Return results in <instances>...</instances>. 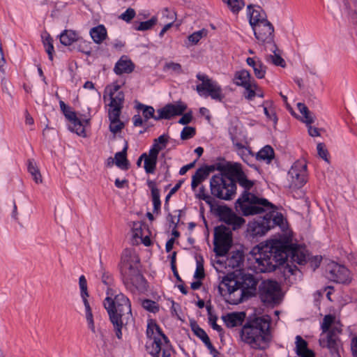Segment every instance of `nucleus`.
<instances>
[{
	"label": "nucleus",
	"mask_w": 357,
	"mask_h": 357,
	"mask_svg": "<svg viewBox=\"0 0 357 357\" xmlns=\"http://www.w3.org/2000/svg\"><path fill=\"white\" fill-rule=\"evenodd\" d=\"M139 259L132 249H125L121 257V272L126 280L137 289L144 287L145 282L139 270Z\"/></svg>",
	"instance_id": "obj_7"
},
{
	"label": "nucleus",
	"mask_w": 357,
	"mask_h": 357,
	"mask_svg": "<svg viewBox=\"0 0 357 357\" xmlns=\"http://www.w3.org/2000/svg\"><path fill=\"white\" fill-rule=\"evenodd\" d=\"M217 317L213 315H210L209 317V323L213 328V329L221 333L222 331V328L220 326L216 324Z\"/></svg>",
	"instance_id": "obj_60"
},
{
	"label": "nucleus",
	"mask_w": 357,
	"mask_h": 357,
	"mask_svg": "<svg viewBox=\"0 0 357 357\" xmlns=\"http://www.w3.org/2000/svg\"><path fill=\"white\" fill-rule=\"evenodd\" d=\"M77 40V34L71 30H66L60 35V42L66 46L70 45L73 42Z\"/></svg>",
	"instance_id": "obj_39"
},
{
	"label": "nucleus",
	"mask_w": 357,
	"mask_h": 357,
	"mask_svg": "<svg viewBox=\"0 0 357 357\" xmlns=\"http://www.w3.org/2000/svg\"><path fill=\"white\" fill-rule=\"evenodd\" d=\"M132 231V237L135 239L142 238V231L141 229V224L139 222H133Z\"/></svg>",
	"instance_id": "obj_55"
},
{
	"label": "nucleus",
	"mask_w": 357,
	"mask_h": 357,
	"mask_svg": "<svg viewBox=\"0 0 357 357\" xmlns=\"http://www.w3.org/2000/svg\"><path fill=\"white\" fill-rule=\"evenodd\" d=\"M79 286L80 288V296H87V294H89L87 289V282L84 275H81L79 278Z\"/></svg>",
	"instance_id": "obj_54"
},
{
	"label": "nucleus",
	"mask_w": 357,
	"mask_h": 357,
	"mask_svg": "<svg viewBox=\"0 0 357 357\" xmlns=\"http://www.w3.org/2000/svg\"><path fill=\"white\" fill-rule=\"evenodd\" d=\"M231 11L234 13H238L245 6L243 0H222Z\"/></svg>",
	"instance_id": "obj_43"
},
{
	"label": "nucleus",
	"mask_w": 357,
	"mask_h": 357,
	"mask_svg": "<svg viewBox=\"0 0 357 357\" xmlns=\"http://www.w3.org/2000/svg\"><path fill=\"white\" fill-rule=\"evenodd\" d=\"M257 43L265 50H275L274 26L269 21H265L252 27Z\"/></svg>",
	"instance_id": "obj_10"
},
{
	"label": "nucleus",
	"mask_w": 357,
	"mask_h": 357,
	"mask_svg": "<svg viewBox=\"0 0 357 357\" xmlns=\"http://www.w3.org/2000/svg\"><path fill=\"white\" fill-rule=\"evenodd\" d=\"M251 260L259 272H269L278 265L287 263L288 271L296 274V269L289 263L303 265L307 262L308 253L305 248L295 244L287 245L280 240L274 239L255 247L251 252Z\"/></svg>",
	"instance_id": "obj_1"
},
{
	"label": "nucleus",
	"mask_w": 357,
	"mask_h": 357,
	"mask_svg": "<svg viewBox=\"0 0 357 357\" xmlns=\"http://www.w3.org/2000/svg\"><path fill=\"white\" fill-rule=\"evenodd\" d=\"M245 318V313L243 312H231L222 317L225 324L229 328H233L241 325Z\"/></svg>",
	"instance_id": "obj_24"
},
{
	"label": "nucleus",
	"mask_w": 357,
	"mask_h": 357,
	"mask_svg": "<svg viewBox=\"0 0 357 357\" xmlns=\"http://www.w3.org/2000/svg\"><path fill=\"white\" fill-rule=\"evenodd\" d=\"M158 154L155 151L149 150V153L142 154V158H144V168L146 173H153L157 164Z\"/></svg>",
	"instance_id": "obj_25"
},
{
	"label": "nucleus",
	"mask_w": 357,
	"mask_h": 357,
	"mask_svg": "<svg viewBox=\"0 0 357 357\" xmlns=\"http://www.w3.org/2000/svg\"><path fill=\"white\" fill-rule=\"evenodd\" d=\"M230 135L233 144L238 149V154L241 156V158L245 162H248V159L250 155V151L248 149H247L243 144L239 142L237 140L236 137L231 134V132H230Z\"/></svg>",
	"instance_id": "obj_37"
},
{
	"label": "nucleus",
	"mask_w": 357,
	"mask_h": 357,
	"mask_svg": "<svg viewBox=\"0 0 357 357\" xmlns=\"http://www.w3.org/2000/svg\"><path fill=\"white\" fill-rule=\"evenodd\" d=\"M169 139V136L167 135H160L157 139H154L153 146L150 150L155 151L156 153H159V152L164 149L167 144Z\"/></svg>",
	"instance_id": "obj_41"
},
{
	"label": "nucleus",
	"mask_w": 357,
	"mask_h": 357,
	"mask_svg": "<svg viewBox=\"0 0 357 357\" xmlns=\"http://www.w3.org/2000/svg\"><path fill=\"white\" fill-rule=\"evenodd\" d=\"M248 9L249 22L252 27L265 21H268L265 11L260 6L249 5Z\"/></svg>",
	"instance_id": "obj_22"
},
{
	"label": "nucleus",
	"mask_w": 357,
	"mask_h": 357,
	"mask_svg": "<svg viewBox=\"0 0 357 357\" xmlns=\"http://www.w3.org/2000/svg\"><path fill=\"white\" fill-rule=\"evenodd\" d=\"M323 334L319 340V344L322 347L328 348L332 354L338 351L337 335L342 331V326L335 316L326 315L321 324Z\"/></svg>",
	"instance_id": "obj_8"
},
{
	"label": "nucleus",
	"mask_w": 357,
	"mask_h": 357,
	"mask_svg": "<svg viewBox=\"0 0 357 357\" xmlns=\"http://www.w3.org/2000/svg\"><path fill=\"white\" fill-rule=\"evenodd\" d=\"M196 197L199 199L205 201L208 204H212V197L205 192V189L203 186L199 189L198 192L196 194Z\"/></svg>",
	"instance_id": "obj_51"
},
{
	"label": "nucleus",
	"mask_w": 357,
	"mask_h": 357,
	"mask_svg": "<svg viewBox=\"0 0 357 357\" xmlns=\"http://www.w3.org/2000/svg\"><path fill=\"white\" fill-rule=\"evenodd\" d=\"M236 208L245 216L266 213L265 217L267 221L271 222V228L274 225L284 226V217L276 211V207L267 199L252 193H245L239 197L236 201Z\"/></svg>",
	"instance_id": "obj_4"
},
{
	"label": "nucleus",
	"mask_w": 357,
	"mask_h": 357,
	"mask_svg": "<svg viewBox=\"0 0 357 357\" xmlns=\"http://www.w3.org/2000/svg\"><path fill=\"white\" fill-rule=\"evenodd\" d=\"M220 217L225 223L231 226L233 230L238 229L245 223V220L243 218L238 216L228 207L220 208Z\"/></svg>",
	"instance_id": "obj_20"
},
{
	"label": "nucleus",
	"mask_w": 357,
	"mask_h": 357,
	"mask_svg": "<svg viewBox=\"0 0 357 357\" xmlns=\"http://www.w3.org/2000/svg\"><path fill=\"white\" fill-rule=\"evenodd\" d=\"M186 109V105L182 102L174 104H167L157 110L156 121L160 119H169L174 116L181 115Z\"/></svg>",
	"instance_id": "obj_19"
},
{
	"label": "nucleus",
	"mask_w": 357,
	"mask_h": 357,
	"mask_svg": "<svg viewBox=\"0 0 357 357\" xmlns=\"http://www.w3.org/2000/svg\"><path fill=\"white\" fill-rule=\"evenodd\" d=\"M120 86L117 84H114L112 86H109L106 89V91L108 92L109 96L112 93H123L122 91H119Z\"/></svg>",
	"instance_id": "obj_62"
},
{
	"label": "nucleus",
	"mask_w": 357,
	"mask_h": 357,
	"mask_svg": "<svg viewBox=\"0 0 357 357\" xmlns=\"http://www.w3.org/2000/svg\"><path fill=\"white\" fill-rule=\"evenodd\" d=\"M110 102L109 103L108 113H112L116 111L117 114H121V109L123 108L124 102V94L123 93H112L109 96Z\"/></svg>",
	"instance_id": "obj_28"
},
{
	"label": "nucleus",
	"mask_w": 357,
	"mask_h": 357,
	"mask_svg": "<svg viewBox=\"0 0 357 357\" xmlns=\"http://www.w3.org/2000/svg\"><path fill=\"white\" fill-rule=\"evenodd\" d=\"M127 149L128 145L126 144L123 151L116 153L114 155L116 165L122 169H128L129 166L128 161L126 158Z\"/></svg>",
	"instance_id": "obj_36"
},
{
	"label": "nucleus",
	"mask_w": 357,
	"mask_h": 357,
	"mask_svg": "<svg viewBox=\"0 0 357 357\" xmlns=\"http://www.w3.org/2000/svg\"><path fill=\"white\" fill-rule=\"evenodd\" d=\"M192 120V114L186 113L179 119L178 123L183 125L189 123Z\"/></svg>",
	"instance_id": "obj_64"
},
{
	"label": "nucleus",
	"mask_w": 357,
	"mask_h": 357,
	"mask_svg": "<svg viewBox=\"0 0 357 357\" xmlns=\"http://www.w3.org/2000/svg\"><path fill=\"white\" fill-rule=\"evenodd\" d=\"M135 11L133 8H129L120 15V18L127 22H130L135 16Z\"/></svg>",
	"instance_id": "obj_53"
},
{
	"label": "nucleus",
	"mask_w": 357,
	"mask_h": 357,
	"mask_svg": "<svg viewBox=\"0 0 357 357\" xmlns=\"http://www.w3.org/2000/svg\"><path fill=\"white\" fill-rule=\"evenodd\" d=\"M195 135V129L192 127H185L181 133V138L183 140H186L192 138Z\"/></svg>",
	"instance_id": "obj_50"
},
{
	"label": "nucleus",
	"mask_w": 357,
	"mask_h": 357,
	"mask_svg": "<svg viewBox=\"0 0 357 357\" xmlns=\"http://www.w3.org/2000/svg\"><path fill=\"white\" fill-rule=\"evenodd\" d=\"M191 328L192 331H193L194 334L200 338L203 342H206L209 339L208 335L196 323L191 324Z\"/></svg>",
	"instance_id": "obj_47"
},
{
	"label": "nucleus",
	"mask_w": 357,
	"mask_h": 357,
	"mask_svg": "<svg viewBox=\"0 0 357 357\" xmlns=\"http://www.w3.org/2000/svg\"><path fill=\"white\" fill-rule=\"evenodd\" d=\"M81 297L82 298V301H83L84 305L85 307L86 319V321L88 324V326L93 333H95L96 330H95L93 317L91 308L90 307V305H89V303L88 301L89 294H87V296L81 295Z\"/></svg>",
	"instance_id": "obj_33"
},
{
	"label": "nucleus",
	"mask_w": 357,
	"mask_h": 357,
	"mask_svg": "<svg viewBox=\"0 0 357 357\" xmlns=\"http://www.w3.org/2000/svg\"><path fill=\"white\" fill-rule=\"evenodd\" d=\"M197 78L202 82L197 85L196 90L200 96H210L212 99L222 101L224 98L222 89L217 82L204 74H197Z\"/></svg>",
	"instance_id": "obj_11"
},
{
	"label": "nucleus",
	"mask_w": 357,
	"mask_h": 357,
	"mask_svg": "<svg viewBox=\"0 0 357 357\" xmlns=\"http://www.w3.org/2000/svg\"><path fill=\"white\" fill-rule=\"evenodd\" d=\"M254 73L258 79H262L265 77L266 66L260 60L257 63V66L253 68Z\"/></svg>",
	"instance_id": "obj_48"
},
{
	"label": "nucleus",
	"mask_w": 357,
	"mask_h": 357,
	"mask_svg": "<svg viewBox=\"0 0 357 357\" xmlns=\"http://www.w3.org/2000/svg\"><path fill=\"white\" fill-rule=\"evenodd\" d=\"M271 222L267 221L265 215L257 220H254L248 224V232L252 237L264 236L271 229Z\"/></svg>",
	"instance_id": "obj_21"
},
{
	"label": "nucleus",
	"mask_w": 357,
	"mask_h": 357,
	"mask_svg": "<svg viewBox=\"0 0 357 357\" xmlns=\"http://www.w3.org/2000/svg\"><path fill=\"white\" fill-rule=\"evenodd\" d=\"M205 345L206 346V347L208 349V350L210 351V354L213 356V357H216L218 354V351L215 349V348L213 346V344H211V341H210V339L208 340V341H206V342H204Z\"/></svg>",
	"instance_id": "obj_63"
},
{
	"label": "nucleus",
	"mask_w": 357,
	"mask_h": 357,
	"mask_svg": "<svg viewBox=\"0 0 357 357\" xmlns=\"http://www.w3.org/2000/svg\"><path fill=\"white\" fill-rule=\"evenodd\" d=\"M273 52V54H268L266 56V60L267 62L271 63L275 66H280L284 68L286 66V63L284 60L282 58L279 53H278V48L275 45V50H269Z\"/></svg>",
	"instance_id": "obj_38"
},
{
	"label": "nucleus",
	"mask_w": 357,
	"mask_h": 357,
	"mask_svg": "<svg viewBox=\"0 0 357 357\" xmlns=\"http://www.w3.org/2000/svg\"><path fill=\"white\" fill-rule=\"evenodd\" d=\"M148 186L151 190L152 201L153 204V212H158L160 208V191L153 181H148Z\"/></svg>",
	"instance_id": "obj_32"
},
{
	"label": "nucleus",
	"mask_w": 357,
	"mask_h": 357,
	"mask_svg": "<svg viewBox=\"0 0 357 357\" xmlns=\"http://www.w3.org/2000/svg\"><path fill=\"white\" fill-rule=\"evenodd\" d=\"M259 294L261 301L268 304L278 303L282 297L280 285L273 280H265L261 283Z\"/></svg>",
	"instance_id": "obj_13"
},
{
	"label": "nucleus",
	"mask_w": 357,
	"mask_h": 357,
	"mask_svg": "<svg viewBox=\"0 0 357 357\" xmlns=\"http://www.w3.org/2000/svg\"><path fill=\"white\" fill-rule=\"evenodd\" d=\"M142 306L144 309L151 312H155L158 310L156 303L151 300H144L142 302Z\"/></svg>",
	"instance_id": "obj_52"
},
{
	"label": "nucleus",
	"mask_w": 357,
	"mask_h": 357,
	"mask_svg": "<svg viewBox=\"0 0 357 357\" xmlns=\"http://www.w3.org/2000/svg\"><path fill=\"white\" fill-rule=\"evenodd\" d=\"M66 118L71 123L70 130L76 132L82 137L86 136L85 127L89 125L90 118L85 115H80L79 117L77 114L72 111L70 107L63 112Z\"/></svg>",
	"instance_id": "obj_17"
},
{
	"label": "nucleus",
	"mask_w": 357,
	"mask_h": 357,
	"mask_svg": "<svg viewBox=\"0 0 357 357\" xmlns=\"http://www.w3.org/2000/svg\"><path fill=\"white\" fill-rule=\"evenodd\" d=\"M134 70V64L127 56H123L116 62L114 71L117 75L130 73Z\"/></svg>",
	"instance_id": "obj_26"
},
{
	"label": "nucleus",
	"mask_w": 357,
	"mask_h": 357,
	"mask_svg": "<svg viewBox=\"0 0 357 357\" xmlns=\"http://www.w3.org/2000/svg\"><path fill=\"white\" fill-rule=\"evenodd\" d=\"M90 35L96 43H101L107 36V31L103 25H98L90 31Z\"/></svg>",
	"instance_id": "obj_34"
},
{
	"label": "nucleus",
	"mask_w": 357,
	"mask_h": 357,
	"mask_svg": "<svg viewBox=\"0 0 357 357\" xmlns=\"http://www.w3.org/2000/svg\"><path fill=\"white\" fill-rule=\"evenodd\" d=\"M121 114H117L116 111L108 113L109 123V130L113 134H116L121 131L124 128V123L119 119Z\"/></svg>",
	"instance_id": "obj_30"
},
{
	"label": "nucleus",
	"mask_w": 357,
	"mask_h": 357,
	"mask_svg": "<svg viewBox=\"0 0 357 357\" xmlns=\"http://www.w3.org/2000/svg\"><path fill=\"white\" fill-rule=\"evenodd\" d=\"M104 306L114 327L116 336L121 339V328L132 319L130 300L123 294H119L114 298L107 296L104 301Z\"/></svg>",
	"instance_id": "obj_5"
},
{
	"label": "nucleus",
	"mask_w": 357,
	"mask_h": 357,
	"mask_svg": "<svg viewBox=\"0 0 357 357\" xmlns=\"http://www.w3.org/2000/svg\"><path fill=\"white\" fill-rule=\"evenodd\" d=\"M138 109L142 110V115L146 121L150 119H153L155 120L157 115L155 114V109L153 107L139 104L138 105Z\"/></svg>",
	"instance_id": "obj_44"
},
{
	"label": "nucleus",
	"mask_w": 357,
	"mask_h": 357,
	"mask_svg": "<svg viewBox=\"0 0 357 357\" xmlns=\"http://www.w3.org/2000/svg\"><path fill=\"white\" fill-rule=\"evenodd\" d=\"M244 89L245 90L244 93L245 98L249 100H251L255 96H257V91L259 90V86L257 84L256 82L255 81L248 86H245Z\"/></svg>",
	"instance_id": "obj_46"
},
{
	"label": "nucleus",
	"mask_w": 357,
	"mask_h": 357,
	"mask_svg": "<svg viewBox=\"0 0 357 357\" xmlns=\"http://www.w3.org/2000/svg\"><path fill=\"white\" fill-rule=\"evenodd\" d=\"M317 152H318V154L319 155L323 158L324 160L326 161H328V158H327V155H328V151L327 150L325 149V146L324 144L322 143H319L317 144Z\"/></svg>",
	"instance_id": "obj_58"
},
{
	"label": "nucleus",
	"mask_w": 357,
	"mask_h": 357,
	"mask_svg": "<svg viewBox=\"0 0 357 357\" xmlns=\"http://www.w3.org/2000/svg\"><path fill=\"white\" fill-rule=\"evenodd\" d=\"M207 34L208 30L206 29H202L190 34L188 39L192 45H196L202 38L206 37Z\"/></svg>",
	"instance_id": "obj_45"
},
{
	"label": "nucleus",
	"mask_w": 357,
	"mask_h": 357,
	"mask_svg": "<svg viewBox=\"0 0 357 357\" xmlns=\"http://www.w3.org/2000/svg\"><path fill=\"white\" fill-rule=\"evenodd\" d=\"M253 82L255 79L251 77L250 73L246 70L237 71L234 74V83L237 86L245 88Z\"/></svg>",
	"instance_id": "obj_27"
},
{
	"label": "nucleus",
	"mask_w": 357,
	"mask_h": 357,
	"mask_svg": "<svg viewBox=\"0 0 357 357\" xmlns=\"http://www.w3.org/2000/svg\"><path fill=\"white\" fill-rule=\"evenodd\" d=\"M66 118L71 123L70 130L76 132L82 137L86 136L85 127L89 125L90 118L85 115H80L79 117L77 114L72 111L70 107L63 112Z\"/></svg>",
	"instance_id": "obj_16"
},
{
	"label": "nucleus",
	"mask_w": 357,
	"mask_h": 357,
	"mask_svg": "<svg viewBox=\"0 0 357 357\" xmlns=\"http://www.w3.org/2000/svg\"><path fill=\"white\" fill-rule=\"evenodd\" d=\"M231 172L232 174L235 176L238 183L245 189L242 195H243L245 193H248L247 192V190H249L252 187L253 182L247 178L245 174L242 171L240 166L238 165L232 166L231 167ZM242 197L243 196H241V197Z\"/></svg>",
	"instance_id": "obj_23"
},
{
	"label": "nucleus",
	"mask_w": 357,
	"mask_h": 357,
	"mask_svg": "<svg viewBox=\"0 0 357 357\" xmlns=\"http://www.w3.org/2000/svg\"><path fill=\"white\" fill-rule=\"evenodd\" d=\"M66 118L71 123L70 130L76 132L82 137L86 136L85 127L89 125L90 118L85 115H80L79 117L77 114L72 111L70 107L63 112Z\"/></svg>",
	"instance_id": "obj_15"
},
{
	"label": "nucleus",
	"mask_w": 357,
	"mask_h": 357,
	"mask_svg": "<svg viewBox=\"0 0 357 357\" xmlns=\"http://www.w3.org/2000/svg\"><path fill=\"white\" fill-rule=\"evenodd\" d=\"M176 18V15L174 12L169 11L167 8H165L162 11V19L169 20L170 22H174Z\"/></svg>",
	"instance_id": "obj_59"
},
{
	"label": "nucleus",
	"mask_w": 357,
	"mask_h": 357,
	"mask_svg": "<svg viewBox=\"0 0 357 357\" xmlns=\"http://www.w3.org/2000/svg\"><path fill=\"white\" fill-rule=\"evenodd\" d=\"M231 234V230L225 225L215 228L214 250L218 255L224 256L228 252L232 243Z\"/></svg>",
	"instance_id": "obj_12"
},
{
	"label": "nucleus",
	"mask_w": 357,
	"mask_h": 357,
	"mask_svg": "<svg viewBox=\"0 0 357 357\" xmlns=\"http://www.w3.org/2000/svg\"><path fill=\"white\" fill-rule=\"evenodd\" d=\"M157 22V18L153 17L149 20L142 22L139 24L138 27L136 28L138 31H146L151 29Z\"/></svg>",
	"instance_id": "obj_49"
},
{
	"label": "nucleus",
	"mask_w": 357,
	"mask_h": 357,
	"mask_svg": "<svg viewBox=\"0 0 357 357\" xmlns=\"http://www.w3.org/2000/svg\"><path fill=\"white\" fill-rule=\"evenodd\" d=\"M326 277L329 280L337 283L348 284L351 281V275L349 269L334 261L327 264Z\"/></svg>",
	"instance_id": "obj_14"
},
{
	"label": "nucleus",
	"mask_w": 357,
	"mask_h": 357,
	"mask_svg": "<svg viewBox=\"0 0 357 357\" xmlns=\"http://www.w3.org/2000/svg\"><path fill=\"white\" fill-rule=\"evenodd\" d=\"M43 43L45 48V51L48 54L49 58L50 60L53 59V52H54V46H53V39L51 36L47 33H45L42 35Z\"/></svg>",
	"instance_id": "obj_42"
},
{
	"label": "nucleus",
	"mask_w": 357,
	"mask_h": 357,
	"mask_svg": "<svg viewBox=\"0 0 357 357\" xmlns=\"http://www.w3.org/2000/svg\"><path fill=\"white\" fill-rule=\"evenodd\" d=\"M27 172L31 175L32 180L36 184L43 183V176L37 162L33 159L27 161Z\"/></svg>",
	"instance_id": "obj_29"
},
{
	"label": "nucleus",
	"mask_w": 357,
	"mask_h": 357,
	"mask_svg": "<svg viewBox=\"0 0 357 357\" xmlns=\"http://www.w3.org/2000/svg\"><path fill=\"white\" fill-rule=\"evenodd\" d=\"M210 171L209 167H202L197 170L192 177L191 186L193 190L208 177Z\"/></svg>",
	"instance_id": "obj_31"
},
{
	"label": "nucleus",
	"mask_w": 357,
	"mask_h": 357,
	"mask_svg": "<svg viewBox=\"0 0 357 357\" xmlns=\"http://www.w3.org/2000/svg\"><path fill=\"white\" fill-rule=\"evenodd\" d=\"M264 112L267 118L273 121L275 123L277 122L278 119L273 109H268L266 107H264Z\"/></svg>",
	"instance_id": "obj_61"
},
{
	"label": "nucleus",
	"mask_w": 357,
	"mask_h": 357,
	"mask_svg": "<svg viewBox=\"0 0 357 357\" xmlns=\"http://www.w3.org/2000/svg\"><path fill=\"white\" fill-rule=\"evenodd\" d=\"M211 194L221 199H231L236 194V185L234 180L227 174H218L210 181Z\"/></svg>",
	"instance_id": "obj_9"
},
{
	"label": "nucleus",
	"mask_w": 357,
	"mask_h": 357,
	"mask_svg": "<svg viewBox=\"0 0 357 357\" xmlns=\"http://www.w3.org/2000/svg\"><path fill=\"white\" fill-rule=\"evenodd\" d=\"M306 165L301 162H296L289 171L291 186L299 188L306 181Z\"/></svg>",
	"instance_id": "obj_18"
},
{
	"label": "nucleus",
	"mask_w": 357,
	"mask_h": 357,
	"mask_svg": "<svg viewBox=\"0 0 357 357\" xmlns=\"http://www.w3.org/2000/svg\"><path fill=\"white\" fill-rule=\"evenodd\" d=\"M204 266L200 261H197V268L195 272L194 277L196 279L201 280L204 278Z\"/></svg>",
	"instance_id": "obj_56"
},
{
	"label": "nucleus",
	"mask_w": 357,
	"mask_h": 357,
	"mask_svg": "<svg viewBox=\"0 0 357 357\" xmlns=\"http://www.w3.org/2000/svg\"><path fill=\"white\" fill-rule=\"evenodd\" d=\"M297 107L303 116L301 119V121L305 123L306 125H310L314 122V116L304 103H297Z\"/></svg>",
	"instance_id": "obj_35"
},
{
	"label": "nucleus",
	"mask_w": 357,
	"mask_h": 357,
	"mask_svg": "<svg viewBox=\"0 0 357 357\" xmlns=\"http://www.w3.org/2000/svg\"><path fill=\"white\" fill-rule=\"evenodd\" d=\"M241 341L256 350H264L272 340L271 319L268 316L258 317L248 321L241 328Z\"/></svg>",
	"instance_id": "obj_3"
},
{
	"label": "nucleus",
	"mask_w": 357,
	"mask_h": 357,
	"mask_svg": "<svg viewBox=\"0 0 357 357\" xmlns=\"http://www.w3.org/2000/svg\"><path fill=\"white\" fill-rule=\"evenodd\" d=\"M165 68L176 73H182V67L181 64L178 63L169 62L166 63Z\"/></svg>",
	"instance_id": "obj_57"
},
{
	"label": "nucleus",
	"mask_w": 357,
	"mask_h": 357,
	"mask_svg": "<svg viewBox=\"0 0 357 357\" xmlns=\"http://www.w3.org/2000/svg\"><path fill=\"white\" fill-rule=\"evenodd\" d=\"M274 158V151L271 146L266 145L262 148L257 154V158L261 160H266L270 162Z\"/></svg>",
	"instance_id": "obj_40"
},
{
	"label": "nucleus",
	"mask_w": 357,
	"mask_h": 357,
	"mask_svg": "<svg viewBox=\"0 0 357 357\" xmlns=\"http://www.w3.org/2000/svg\"><path fill=\"white\" fill-rule=\"evenodd\" d=\"M257 286V281L250 274H245L240 278L227 275L222 278L218 288L227 303L237 305L254 296Z\"/></svg>",
	"instance_id": "obj_2"
},
{
	"label": "nucleus",
	"mask_w": 357,
	"mask_h": 357,
	"mask_svg": "<svg viewBox=\"0 0 357 357\" xmlns=\"http://www.w3.org/2000/svg\"><path fill=\"white\" fill-rule=\"evenodd\" d=\"M146 334L149 341L146 342V349L153 357H170L172 346L165 334L158 325L153 322L148 324Z\"/></svg>",
	"instance_id": "obj_6"
}]
</instances>
